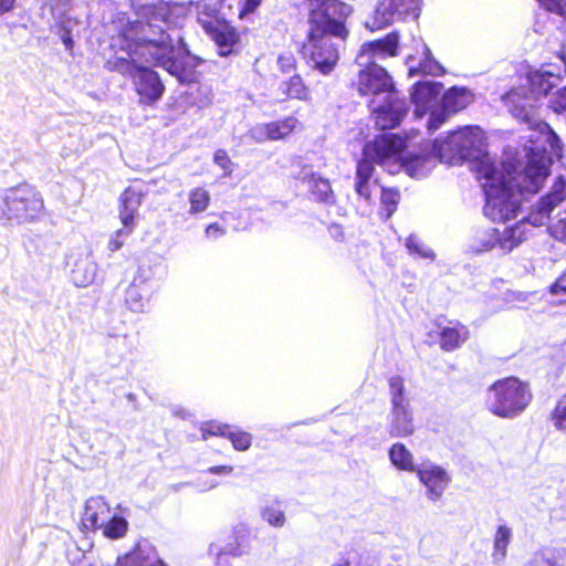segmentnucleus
I'll use <instances>...</instances> for the list:
<instances>
[{
  "label": "nucleus",
  "mask_w": 566,
  "mask_h": 566,
  "mask_svg": "<svg viewBox=\"0 0 566 566\" xmlns=\"http://www.w3.org/2000/svg\"><path fill=\"white\" fill-rule=\"evenodd\" d=\"M421 484L427 489V496L431 501H438L450 483L448 472L434 463H422L416 470Z\"/></svg>",
  "instance_id": "4468645a"
},
{
  "label": "nucleus",
  "mask_w": 566,
  "mask_h": 566,
  "mask_svg": "<svg viewBox=\"0 0 566 566\" xmlns=\"http://www.w3.org/2000/svg\"><path fill=\"white\" fill-rule=\"evenodd\" d=\"M524 566H555L554 562L543 551L536 552Z\"/></svg>",
  "instance_id": "864d4df0"
},
{
  "label": "nucleus",
  "mask_w": 566,
  "mask_h": 566,
  "mask_svg": "<svg viewBox=\"0 0 566 566\" xmlns=\"http://www.w3.org/2000/svg\"><path fill=\"white\" fill-rule=\"evenodd\" d=\"M523 176L528 184L524 186V189L537 192L548 176V169L541 160H528L523 169Z\"/></svg>",
  "instance_id": "cd10ccee"
},
{
  "label": "nucleus",
  "mask_w": 566,
  "mask_h": 566,
  "mask_svg": "<svg viewBox=\"0 0 566 566\" xmlns=\"http://www.w3.org/2000/svg\"><path fill=\"white\" fill-rule=\"evenodd\" d=\"M429 155H408L402 158L401 165L411 177L424 176L428 170Z\"/></svg>",
  "instance_id": "72a5a7b5"
},
{
  "label": "nucleus",
  "mask_w": 566,
  "mask_h": 566,
  "mask_svg": "<svg viewBox=\"0 0 566 566\" xmlns=\"http://www.w3.org/2000/svg\"><path fill=\"white\" fill-rule=\"evenodd\" d=\"M549 233L556 240L566 244V217L549 227Z\"/></svg>",
  "instance_id": "603ef678"
},
{
  "label": "nucleus",
  "mask_w": 566,
  "mask_h": 566,
  "mask_svg": "<svg viewBox=\"0 0 566 566\" xmlns=\"http://www.w3.org/2000/svg\"><path fill=\"white\" fill-rule=\"evenodd\" d=\"M549 292L552 295L566 296V271L551 285Z\"/></svg>",
  "instance_id": "13d9d810"
},
{
  "label": "nucleus",
  "mask_w": 566,
  "mask_h": 566,
  "mask_svg": "<svg viewBox=\"0 0 566 566\" xmlns=\"http://www.w3.org/2000/svg\"><path fill=\"white\" fill-rule=\"evenodd\" d=\"M144 192L132 186L125 188L118 198V219L122 228L118 229L112 240L111 245L120 248L135 231L138 219L139 208L144 201Z\"/></svg>",
  "instance_id": "0eeeda50"
},
{
  "label": "nucleus",
  "mask_w": 566,
  "mask_h": 566,
  "mask_svg": "<svg viewBox=\"0 0 566 566\" xmlns=\"http://www.w3.org/2000/svg\"><path fill=\"white\" fill-rule=\"evenodd\" d=\"M441 90V83L416 82L411 87L410 101L412 104L426 108L438 98Z\"/></svg>",
  "instance_id": "a878e982"
},
{
  "label": "nucleus",
  "mask_w": 566,
  "mask_h": 566,
  "mask_svg": "<svg viewBox=\"0 0 566 566\" xmlns=\"http://www.w3.org/2000/svg\"><path fill=\"white\" fill-rule=\"evenodd\" d=\"M513 538V530L507 524L497 525L493 534L491 559L493 565H503L509 546Z\"/></svg>",
  "instance_id": "393cba45"
},
{
  "label": "nucleus",
  "mask_w": 566,
  "mask_h": 566,
  "mask_svg": "<svg viewBox=\"0 0 566 566\" xmlns=\"http://www.w3.org/2000/svg\"><path fill=\"white\" fill-rule=\"evenodd\" d=\"M276 70L281 76L297 74L298 59L292 51L281 52L276 57Z\"/></svg>",
  "instance_id": "e433bc0d"
},
{
  "label": "nucleus",
  "mask_w": 566,
  "mask_h": 566,
  "mask_svg": "<svg viewBox=\"0 0 566 566\" xmlns=\"http://www.w3.org/2000/svg\"><path fill=\"white\" fill-rule=\"evenodd\" d=\"M261 2L262 0H241L239 8V17L243 18L248 14L253 13L259 8Z\"/></svg>",
  "instance_id": "4d7b16f0"
},
{
  "label": "nucleus",
  "mask_w": 566,
  "mask_h": 566,
  "mask_svg": "<svg viewBox=\"0 0 566 566\" xmlns=\"http://www.w3.org/2000/svg\"><path fill=\"white\" fill-rule=\"evenodd\" d=\"M111 511L109 504L102 496L91 497L85 503L81 523L86 530H101Z\"/></svg>",
  "instance_id": "6ab92c4d"
},
{
  "label": "nucleus",
  "mask_w": 566,
  "mask_h": 566,
  "mask_svg": "<svg viewBox=\"0 0 566 566\" xmlns=\"http://www.w3.org/2000/svg\"><path fill=\"white\" fill-rule=\"evenodd\" d=\"M15 0H0V15L11 11Z\"/></svg>",
  "instance_id": "0e129e2a"
},
{
  "label": "nucleus",
  "mask_w": 566,
  "mask_h": 566,
  "mask_svg": "<svg viewBox=\"0 0 566 566\" xmlns=\"http://www.w3.org/2000/svg\"><path fill=\"white\" fill-rule=\"evenodd\" d=\"M228 430H229L228 426H223V424L214 422V421L206 422L201 427L202 439L206 440L210 436L226 437L228 433Z\"/></svg>",
  "instance_id": "8fccbe9b"
},
{
  "label": "nucleus",
  "mask_w": 566,
  "mask_h": 566,
  "mask_svg": "<svg viewBox=\"0 0 566 566\" xmlns=\"http://www.w3.org/2000/svg\"><path fill=\"white\" fill-rule=\"evenodd\" d=\"M532 392L527 384L516 377L495 381L485 394L486 409L503 419L520 416L531 403Z\"/></svg>",
  "instance_id": "f03ea898"
},
{
  "label": "nucleus",
  "mask_w": 566,
  "mask_h": 566,
  "mask_svg": "<svg viewBox=\"0 0 566 566\" xmlns=\"http://www.w3.org/2000/svg\"><path fill=\"white\" fill-rule=\"evenodd\" d=\"M419 244H420V241L416 234H410L406 239V248H408V249L419 248Z\"/></svg>",
  "instance_id": "338daca9"
},
{
  "label": "nucleus",
  "mask_w": 566,
  "mask_h": 566,
  "mask_svg": "<svg viewBox=\"0 0 566 566\" xmlns=\"http://www.w3.org/2000/svg\"><path fill=\"white\" fill-rule=\"evenodd\" d=\"M390 406L409 405L406 395L403 379L400 376H394L389 379Z\"/></svg>",
  "instance_id": "ea45409f"
},
{
  "label": "nucleus",
  "mask_w": 566,
  "mask_h": 566,
  "mask_svg": "<svg viewBox=\"0 0 566 566\" xmlns=\"http://www.w3.org/2000/svg\"><path fill=\"white\" fill-rule=\"evenodd\" d=\"M406 148V140L397 134H382L367 142L363 155L371 157L378 165L400 157Z\"/></svg>",
  "instance_id": "9b49d317"
},
{
  "label": "nucleus",
  "mask_w": 566,
  "mask_h": 566,
  "mask_svg": "<svg viewBox=\"0 0 566 566\" xmlns=\"http://www.w3.org/2000/svg\"><path fill=\"white\" fill-rule=\"evenodd\" d=\"M310 196L314 201L332 205L335 202V195L328 179L323 178L317 172H311L305 176Z\"/></svg>",
  "instance_id": "b1692460"
},
{
  "label": "nucleus",
  "mask_w": 566,
  "mask_h": 566,
  "mask_svg": "<svg viewBox=\"0 0 566 566\" xmlns=\"http://www.w3.org/2000/svg\"><path fill=\"white\" fill-rule=\"evenodd\" d=\"M114 566H140V563L133 549L129 553L118 556Z\"/></svg>",
  "instance_id": "bf43d9fd"
},
{
  "label": "nucleus",
  "mask_w": 566,
  "mask_h": 566,
  "mask_svg": "<svg viewBox=\"0 0 566 566\" xmlns=\"http://www.w3.org/2000/svg\"><path fill=\"white\" fill-rule=\"evenodd\" d=\"M565 201L566 178L558 176L554 180L549 191L538 199L535 208L530 212L528 218L532 220L533 224H543L549 219L552 211Z\"/></svg>",
  "instance_id": "f8f14e48"
},
{
  "label": "nucleus",
  "mask_w": 566,
  "mask_h": 566,
  "mask_svg": "<svg viewBox=\"0 0 566 566\" xmlns=\"http://www.w3.org/2000/svg\"><path fill=\"white\" fill-rule=\"evenodd\" d=\"M134 551L140 566H167L151 545L138 544Z\"/></svg>",
  "instance_id": "4c0bfd02"
},
{
  "label": "nucleus",
  "mask_w": 566,
  "mask_h": 566,
  "mask_svg": "<svg viewBox=\"0 0 566 566\" xmlns=\"http://www.w3.org/2000/svg\"><path fill=\"white\" fill-rule=\"evenodd\" d=\"M556 56L563 62L566 74V52L564 50H560L556 53Z\"/></svg>",
  "instance_id": "774afa93"
},
{
  "label": "nucleus",
  "mask_w": 566,
  "mask_h": 566,
  "mask_svg": "<svg viewBox=\"0 0 566 566\" xmlns=\"http://www.w3.org/2000/svg\"><path fill=\"white\" fill-rule=\"evenodd\" d=\"M553 422L556 428L566 432V395L558 401L554 410Z\"/></svg>",
  "instance_id": "09e8293b"
},
{
  "label": "nucleus",
  "mask_w": 566,
  "mask_h": 566,
  "mask_svg": "<svg viewBox=\"0 0 566 566\" xmlns=\"http://www.w3.org/2000/svg\"><path fill=\"white\" fill-rule=\"evenodd\" d=\"M280 90L287 99L310 103L313 97L311 86L305 82L300 73L292 74L290 77L282 81Z\"/></svg>",
  "instance_id": "5701e85b"
},
{
  "label": "nucleus",
  "mask_w": 566,
  "mask_h": 566,
  "mask_svg": "<svg viewBox=\"0 0 566 566\" xmlns=\"http://www.w3.org/2000/svg\"><path fill=\"white\" fill-rule=\"evenodd\" d=\"M178 9L177 4L171 6L170 3L160 0L153 6V17L166 23L168 28H171L178 23V17L175 12Z\"/></svg>",
  "instance_id": "f704fd0d"
},
{
  "label": "nucleus",
  "mask_w": 566,
  "mask_h": 566,
  "mask_svg": "<svg viewBox=\"0 0 566 566\" xmlns=\"http://www.w3.org/2000/svg\"><path fill=\"white\" fill-rule=\"evenodd\" d=\"M391 464L401 471L416 472L418 469L415 464L413 454L400 442L394 443L388 451Z\"/></svg>",
  "instance_id": "c756f323"
},
{
  "label": "nucleus",
  "mask_w": 566,
  "mask_h": 566,
  "mask_svg": "<svg viewBox=\"0 0 566 566\" xmlns=\"http://www.w3.org/2000/svg\"><path fill=\"white\" fill-rule=\"evenodd\" d=\"M399 40L398 31L389 32L380 39L365 42L360 48V53L367 55L371 61L376 57L388 59L397 56L399 53Z\"/></svg>",
  "instance_id": "f3484780"
},
{
  "label": "nucleus",
  "mask_w": 566,
  "mask_h": 566,
  "mask_svg": "<svg viewBox=\"0 0 566 566\" xmlns=\"http://www.w3.org/2000/svg\"><path fill=\"white\" fill-rule=\"evenodd\" d=\"M541 9L566 19V0H536Z\"/></svg>",
  "instance_id": "37998d69"
},
{
  "label": "nucleus",
  "mask_w": 566,
  "mask_h": 566,
  "mask_svg": "<svg viewBox=\"0 0 566 566\" xmlns=\"http://www.w3.org/2000/svg\"><path fill=\"white\" fill-rule=\"evenodd\" d=\"M206 32L218 48L221 56H228L234 52V46L240 42L238 29L224 20H217L206 25Z\"/></svg>",
  "instance_id": "2eb2a0df"
},
{
  "label": "nucleus",
  "mask_w": 566,
  "mask_h": 566,
  "mask_svg": "<svg viewBox=\"0 0 566 566\" xmlns=\"http://www.w3.org/2000/svg\"><path fill=\"white\" fill-rule=\"evenodd\" d=\"M422 0H380L374 10L370 28L382 29L395 17H418Z\"/></svg>",
  "instance_id": "1a4fd4ad"
},
{
  "label": "nucleus",
  "mask_w": 566,
  "mask_h": 566,
  "mask_svg": "<svg viewBox=\"0 0 566 566\" xmlns=\"http://www.w3.org/2000/svg\"><path fill=\"white\" fill-rule=\"evenodd\" d=\"M327 234L335 243L345 242V232L340 224L333 223L327 229Z\"/></svg>",
  "instance_id": "052dcab7"
},
{
  "label": "nucleus",
  "mask_w": 566,
  "mask_h": 566,
  "mask_svg": "<svg viewBox=\"0 0 566 566\" xmlns=\"http://www.w3.org/2000/svg\"><path fill=\"white\" fill-rule=\"evenodd\" d=\"M97 276V265L91 252L80 254L72 270V281L78 287L93 284Z\"/></svg>",
  "instance_id": "aec40b11"
},
{
  "label": "nucleus",
  "mask_w": 566,
  "mask_h": 566,
  "mask_svg": "<svg viewBox=\"0 0 566 566\" xmlns=\"http://www.w3.org/2000/svg\"><path fill=\"white\" fill-rule=\"evenodd\" d=\"M226 228L218 222H212L208 224L205 229V235L209 240H218L226 235Z\"/></svg>",
  "instance_id": "5fc2aeb1"
},
{
  "label": "nucleus",
  "mask_w": 566,
  "mask_h": 566,
  "mask_svg": "<svg viewBox=\"0 0 566 566\" xmlns=\"http://www.w3.org/2000/svg\"><path fill=\"white\" fill-rule=\"evenodd\" d=\"M302 127V123L294 115H290L260 124L252 128L250 134L258 143L286 140L298 133Z\"/></svg>",
  "instance_id": "9d476101"
},
{
  "label": "nucleus",
  "mask_w": 566,
  "mask_h": 566,
  "mask_svg": "<svg viewBox=\"0 0 566 566\" xmlns=\"http://www.w3.org/2000/svg\"><path fill=\"white\" fill-rule=\"evenodd\" d=\"M527 80L531 93L538 98L548 96L563 76L551 71L536 70L528 73Z\"/></svg>",
  "instance_id": "412c9836"
},
{
  "label": "nucleus",
  "mask_w": 566,
  "mask_h": 566,
  "mask_svg": "<svg viewBox=\"0 0 566 566\" xmlns=\"http://www.w3.org/2000/svg\"><path fill=\"white\" fill-rule=\"evenodd\" d=\"M101 530L105 537L111 539H118L126 535L128 523L120 513L111 511L109 517L106 520V523Z\"/></svg>",
  "instance_id": "2f4dec72"
},
{
  "label": "nucleus",
  "mask_w": 566,
  "mask_h": 566,
  "mask_svg": "<svg viewBox=\"0 0 566 566\" xmlns=\"http://www.w3.org/2000/svg\"><path fill=\"white\" fill-rule=\"evenodd\" d=\"M410 252H411L413 259H419V258H424V259H429V260L434 259V253L430 250L416 249V250H410Z\"/></svg>",
  "instance_id": "e2e57ef3"
},
{
  "label": "nucleus",
  "mask_w": 566,
  "mask_h": 566,
  "mask_svg": "<svg viewBox=\"0 0 566 566\" xmlns=\"http://www.w3.org/2000/svg\"><path fill=\"white\" fill-rule=\"evenodd\" d=\"M7 198L6 195L0 197V220H9V212H7Z\"/></svg>",
  "instance_id": "69168bd1"
},
{
  "label": "nucleus",
  "mask_w": 566,
  "mask_h": 566,
  "mask_svg": "<svg viewBox=\"0 0 566 566\" xmlns=\"http://www.w3.org/2000/svg\"><path fill=\"white\" fill-rule=\"evenodd\" d=\"M521 113L522 114H515V116H517L518 118H521V120L527 123L530 125L531 128L533 129H538L541 132L543 130H547L551 133V135L555 138V139H558L556 133L552 129V127L549 126V124H547L546 122L544 120H538L536 123H533L532 122V117L530 114H527L524 109H521Z\"/></svg>",
  "instance_id": "3c124183"
},
{
  "label": "nucleus",
  "mask_w": 566,
  "mask_h": 566,
  "mask_svg": "<svg viewBox=\"0 0 566 566\" xmlns=\"http://www.w3.org/2000/svg\"><path fill=\"white\" fill-rule=\"evenodd\" d=\"M448 111L443 108V111L431 113L430 118L428 120V129L430 132L437 130L443 123H446L448 118Z\"/></svg>",
  "instance_id": "6e6d98bb"
},
{
  "label": "nucleus",
  "mask_w": 566,
  "mask_h": 566,
  "mask_svg": "<svg viewBox=\"0 0 566 566\" xmlns=\"http://www.w3.org/2000/svg\"><path fill=\"white\" fill-rule=\"evenodd\" d=\"M189 210L192 216L205 212L211 202L210 192L203 187H195L188 193Z\"/></svg>",
  "instance_id": "473e14b6"
},
{
  "label": "nucleus",
  "mask_w": 566,
  "mask_h": 566,
  "mask_svg": "<svg viewBox=\"0 0 566 566\" xmlns=\"http://www.w3.org/2000/svg\"><path fill=\"white\" fill-rule=\"evenodd\" d=\"M349 87L359 97L367 98V106L376 104L380 96L397 93L392 76L375 61H369L357 72L356 78L350 82Z\"/></svg>",
  "instance_id": "20e7f679"
},
{
  "label": "nucleus",
  "mask_w": 566,
  "mask_h": 566,
  "mask_svg": "<svg viewBox=\"0 0 566 566\" xmlns=\"http://www.w3.org/2000/svg\"><path fill=\"white\" fill-rule=\"evenodd\" d=\"M149 287L145 282L132 283L126 290L125 302L133 312H144L148 303Z\"/></svg>",
  "instance_id": "7c9ffc66"
},
{
  "label": "nucleus",
  "mask_w": 566,
  "mask_h": 566,
  "mask_svg": "<svg viewBox=\"0 0 566 566\" xmlns=\"http://www.w3.org/2000/svg\"><path fill=\"white\" fill-rule=\"evenodd\" d=\"M400 200V193L392 188L382 189L380 196V216L389 219L397 210Z\"/></svg>",
  "instance_id": "c9c22d12"
},
{
  "label": "nucleus",
  "mask_w": 566,
  "mask_h": 566,
  "mask_svg": "<svg viewBox=\"0 0 566 566\" xmlns=\"http://www.w3.org/2000/svg\"><path fill=\"white\" fill-rule=\"evenodd\" d=\"M443 72V67L432 59L430 52L428 51V54L419 62L417 67H411L409 70V76L417 74L439 76L442 75Z\"/></svg>",
  "instance_id": "58836bf2"
},
{
  "label": "nucleus",
  "mask_w": 566,
  "mask_h": 566,
  "mask_svg": "<svg viewBox=\"0 0 566 566\" xmlns=\"http://www.w3.org/2000/svg\"><path fill=\"white\" fill-rule=\"evenodd\" d=\"M233 471V468L230 465H219V467H212L208 470V473L212 474H223L229 475Z\"/></svg>",
  "instance_id": "680f3d73"
},
{
  "label": "nucleus",
  "mask_w": 566,
  "mask_h": 566,
  "mask_svg": "<svg viewBox=\"0 0 566 566\" xmlns=\"http://www.w3.org/2000/svg\"><path fill=\"white\" fill-rule=\"evenodd\" d=\"M133 81L135 91L139 96V102L143 104H155L165 92V85L158 73L147 66L137 69V74Z\"/></svg>",
  "instance_id": "ddd939ff"
},
{
  "label": "nucleus",
  "mask_w": 566,
  "mask_h": 566,
  "mask_svg": "<svg viewBox=\"0 0 566 566\" xmlns=\"http://www.w3.org/2000/svg\"><path fill=\"white\" fill-rule=\"evenodd\" d=\"M143 67L133 60L119 57L114 62V70L125 76L134 78L137 74V69Z\"/></svg>",
  "instance_id": "a18cd8bd"
},
{
  "label": "nucleus",
  "mask_w": 566,
  "mask_h": 566,
  "mask_svg": "<svg viewBox=\"0 0 566 566\" xmlns=\"http://www.w3.org/2000/svg\"><path fill=\"white\" fill-rule=\"evenodd\" d=\"M213 163L223 170L224 176H231L234 164L226 149L220 148L213 153Z\"/></svg>",
  "instance_id": "49530a36"
},
{
  "label": "nucleus",
  "mask_w": 566,
  "mask_h": 566,
  "mask_svg": "<svg viewBox=\"0 0 566 566\" xmlns=\"http://www.w3.org/2000/svg\"><path fill=\"white\" fill-rule=\"evenodd\" d=\"M202 62L201 57L192 55L188 51L174 55V46L167 43L161 46L160 52L153 55L155 66L163 67L182 84H192L199 81L197 67Z\"/></svg>",
  "instance_id": "423d86ee"
},
{
  "label": "nucleus",
  "mask_w": 566,
  "mask_h": 566,
  "mask_svg": "<svg viewBox=\"0 0 566 566\" xmlns=\"http://www.w3.org/2000/svg\"><path fill=\"white\" fill-rule=\"evenodd\" d=\"M148 28H150L149 23H145L139 20L128 22L123 28L122 36L127 42H130L128 44L129 50L132 44H135L137 46H153L159 49V51L161 50V46L166 44V39H168V35L164 31H161L159 39H150L147 35Z\"/></svg>",
  "instance_id": "dca6fc26"
},
{
  "label": "nucleus",
  "mask_w": 566,
  "mask_h": 566,
  "mask_svg": "<svg viewBox=\"0 0 566 566\" xmlns=\"http://www.w3.org/2000/svg\"><path fill=\"white\" fill-rule=\"evenodd\" d=\"M415 432L412 410L409 405L390 407L388 433L392 438H406Z\"/></svg>",
  "instance_id": "a211bd4d"
},
{
  "label": "nucleus",
  "mask_w": 566,
  "mask_h": 566,
  "mask_svg": "<svg viewBox=\"0 0 566 566\" xmlns=\"http://www.w3.org/2000/svg\"><path fill=\"white\" fill-rule=\"evenodd\" d=\"M9 220L31 222L44 212V201L35 187L21 184L9 189L6 193Z\"/></svg>",
  "instance_id": "39448f33"
},
{
  "label": "nucleus",
  "mask_w": 566,
  "mask_h": 566,
  "mask_svg": "<svg viewBox=\"0 0 566 566\" xmlns=\"http://www.w3.org/2000/svg\"><path fill=\"white\" fill-rule=\"evenodd\" d=\"M261 516L263 521L274 527H282L285 523V514L277 504L264 506Z\"/></svg>",
  "instance_id": "79ce46f5"
},
{
  "label": "nucleus",
  "mask_w": 566,
  "mask_h": 566,
  "mask_svg": "<svg viewBox=\"0 0 566 566\" xmlns=\"http://www.w3.org/2000/svg\"><path fill=\"white\" fill-rule=\"evenodd\" d=\"M368 108L375 125L381 130L399 126L409 111L406 99L399 96L398 91L384 96L382 103L377 99V103L368 106Z\"/></svg>",
  "instance_id": "6e6552de"
},
{
  "label": "nucleus",
  "mask_w": 566,
  "mask_h": 566,
  "mask_svg": "<svg viewBox=\"0 0 566 566\" xmlns=\"http://www.w3.org/2000/svg\"><path fill=\"white\" fill-rule=\"evenodd\" d=\"M486 181L483 184L485 193L484 214L494 222H506L516 217L518 205L514 200L513 187L502 172L493 166L484 167Z\"/></svg>",
  "instance_id": "7ed1b4c3"
},
{
  "label": "nucleus",
  "mask_w": 566,
  "mask_h": 566,
  "mask_svg": "<svg viewBox=\"0 0 566 566\" xmlns=\"http://www.w3.org/2000/svg\"><path fill=\"white\" fill-rule=\"evenodd\" d=\"M235 450L245 451L251 446V436L248 432L228 430L227 436Z\"/></svg>",
  "instance_id": "de8ad7c7"
},
{
  "label": "nucleus",
  "mask_w": 566,
  "mask_h": 566,
  "mask_svg": "<svg viewBox=\"0 0 566 566\" xmlns=\"http://www.w3.org/2000/svg\"><path fill=\"white\" fill-rule=\"evenodd\" d=\"M307 7V31L303 42L304 54L312 67L329 75L337 66L340 54L337 39L346 42L350 31L348 20L354 7L347 0H304Z\"/></svg>",
  "instance_id": "f257e3e1"
},
{
  "label": "nucleus",
  "mask_w": 566,
  "mask_h": 566,
  "mask_svg": "<svg viewBox=\"0 0 566 566\" xmlns=\"http://www.w3.org/2000/svg\"><path fill=\"white\" fill-rule=\"evenodd\" d=\"M465 97L463 88L452 87L443 95V108L451 113H457L464 107Z\"/></svg>",
  "instance_id": "a19ab883"
},
{
  "label": "nucleus",
  "mask_w": 566,
  "mask_h": 566,
  "mask_svg": "<svg viewBox=\"0 0 566 566\" xmlns=\"http://www.w3.org/2000/svg\"><path fill=\"white\" fill-rule=\"evenodd\" d=\"M532 223V220L527 218V222L524 220L517 222L515 226L506 228L503 232V237L496 239V243L500 248H516L527 240L528 229L527 224Z\"/></svg>",
  "instance_id": "c85d7f7f"
},
{
  "label": "nucleus",
  "mask_w": 566,
  "mask_h": 566,
  "mask_svg": "<svg viewBox=\"0 0 566 566\" xmlns=\"http://www.w3.org/2000/svg\"><path fill=\"white\" fill-rule=\"evenodd\" d=\"M548 107L555 114H563L566 112V85L559 87L552 94L548 101Z\"/></svg>",
  "instance_id": "c03bdc74"
},
{
  "label": "nucleus",
  "mask_w": 566,
  "mask_h": 566,
  "mask_svg": "<svg viewBox=\"0 0 566 566\" xmlns=\"http://www.w3.org/2000/svg\"><path fill=\"white\" fill-rule=\"evenodd\" d=\"M469 337L467 327L460 323H452L440 329V347L451 352L460 347Z\"/></svg>",
  "instance_id": "bb28decb"
},
{
  "label": "nucleus",
  "mask_w": 566,
  "mask_h": 566,
  "mask_svg": "<svg viewBox=\"0 0 566 566\" xmlns=\"http://www.w3.org/2000/svg\"><path fill=\"white\" fill-rule=\"evenodd\" d=\"M376 164V160L363 154L356 164L355 191L365 199H369L371 196L369 181L374 176Z\"/></svg>",
  "instance_id": "4be33fe9"
}]
</instances>
